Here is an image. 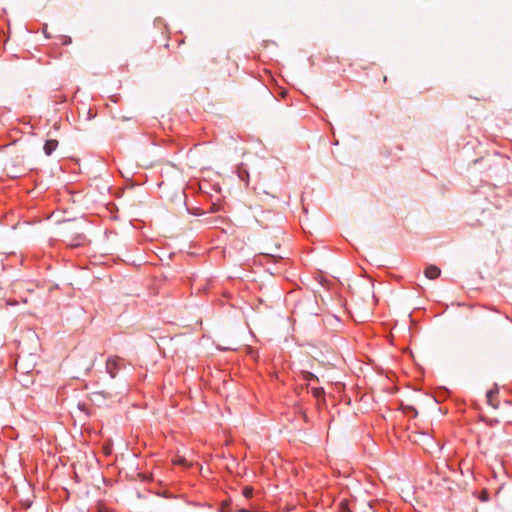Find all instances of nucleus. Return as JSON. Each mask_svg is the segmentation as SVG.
I'll return each instance as SVG.
<instances>
[{
    "label": "nucleus",
    "mask_w": 512,
    "mask_h": 512,
    "mask_svg": "<svg viewBox=\"0 0 512 512\" xmlns=\"http://www.w3.org/2000/svg\"><path fill=\"white\" fill-rule=\"evenodd\" d=\"M71 42L72 41H71L70 37H65L63 44L67 45V44H70Z\"/></svg>",
    "instance_id": "obj_11"
},
{
    "label": "nucleus",
    "mask_w": 512,
    "mask_h": 512,
    "mask_svg": "<svg viewBox=\"0 0 512 512\" xmlns=\"http://www.w3.org/2000/svg\"><path fill=\"white\" fill-rule=\"evenodd\" d=\"M497 395H498V389L496 387L493 389H490L486 393L487 403L495 409L498 408V402L496 399Z\"/></svg>",
    "instance_id": "obj_2"
},
{
    "label": "nucleus",
    "mask_w": 512,
    "mask_h": 512,
    "mask_svg": "<svg viewBox=\"0 0 512 512\" xmlns=\"http://www.w3.org/2000/svg\"><path fill=\"white\" fill-rule=\"evenodd\" d=\"M58 147L57 140H47L44 144V152L46 155H51L53 151Z\"/></svg>",
    "instance_id": "obj_3"
},
{
    "label": "nucleus",
    "mask_w": 512,
    "mask_h": 512,
    "mask_svg": "<svg viewBox=\"0 0 512 512\" xmlns=\"http://www.w3.org/2000/svg\"><path fill=\"white\" fill-rule=\"evenodd\" d=\"M115 367H116V361L109 359L107 361V369H108L111 377H115V372H114Z\"/></svg>",
    "instance_id": "obj_5"
},
{
    "label": "nucleus",
    "mask_w": 512,
    "mask_h": 512,
    "mask_svg": "<svg viewBox=\"0 0 512 512\" xmlns=\"http://www.w3.org/2000/svg\"><path fill=\"white\" fill-rule=\"evenodd\" d=\"M312 393L314 397L320 398L324 395V389L323 388H312Z\"/></svg>",
    "instance_id": "obj_6"
},
{
    "label": "nucleus",
    "mask_w": 512,
    "mask_h": 512,
    "mask_svg": "<svg viewBox=\"0 0 512 512\" xmlns=\"http://www.w3.org/2000/svg\"><path fill=\"white\" fill-rule=\"evenodd\" d=\"M303 376H304V379L307 380V381H310V380H318V378L311 372H303Z\"/></svg>",
    "instance_id": "obj_7"
},
{
    "label": "nucleus",
    "mask_w": 512,
    "mask_h": 512,
    "mask_svg": "<svg viewBox=\"0 0 512 512\" xmlns=\"http://www.w3.org/2000/svg\"><path fill=\"white\" fill-rule=\"evenodd\" d=\"M253 494V489L251 487H245L243 489V495L246 497V498H250Z\"/></svg>",
    "instance_id": "obj_8"
},
{
    "label": "nucleus",
    "mask_w": 512,
    "mask_h": 512,
    "mask_svg": "<svg viewBox=\"0 0 512 512\" xmlns=\"http://www.w3.org/2000/svg\"><path fill=\"white\" fill-rule=\"evenodd\" d=\"M403 411H404L405 413L412 412V413H413V416H416V415H417V411H416L412 406H405V407H403Z\"/></svg>",
    "instance_id": "obj_10"
},
{
    "label": "nucleus",
    "mask_w": 512,
    "mask_h": 512,
    "mask_svg": "<svg viewBox=\"0 0 512 512\" xmlns=\"http://www.w3.org/2000/svg\"><path fill=\"white\" fill-rule=\"evenodd\" d=\"M173 462H174V464L181 465V466H184V467H190L192 465V463L189 462L183 456H178Z\"/></svg>",
    "instance_id": "obj_4"
},
{
    "label": "nucleus",
    "mask_w": 512,
    "mask_h": 512,
    "mask_svg": "<svg viewBox=\"0 0 512 512\" xmlns=\"http://www.w3.org/2000/svg\"><path fill=\"white\" fill-rule=\"evenodd\" d=\"M339 512H351L346 502H341Z\"/></svg>",
    "instance_id": "obj_9"
},
{
    "label": "nucleus",
    "mask_w": 512,
    "mask_h": 512,
    "mask_svg": "<svg viewBox=\"0 0 512 512\" xmlns=\"http://www.w3.org/2000/svg\"><path fill=\"white\" fill-rule=\"evenodd\" d=\"M440 274H441L440 268L435 265H429L424 270V275L430 280L437 279L440 276Z\"/></svg>",
    "instance_id": "obj_1"
}]
</instances>
